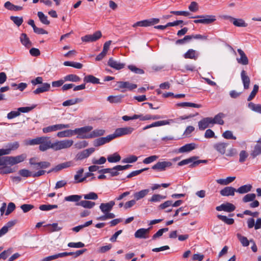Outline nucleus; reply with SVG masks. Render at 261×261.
Listing matches in <instances>:
<instances>
[{"label": "nucleus", "mask_w": 261, "mask_h": 261, "mask_svg": "<svg viewBox=\"0 0 261 261\" xmlns=\"http://www.w3.org/2000/svg\"><path fill=\"white\" fill-rule=\"evenodd\" d=\"M176 106L177 107H184V108L186 107H189L200 108L202 107V106L201 105L196 104V103H192V102H188L178 103L176 104Z\"/></svg>", "instance_id": "35"}, {"label": "nucleus", "mask_w": 261, "mask_h": 261, "mask_svg": "<svg viewBox=\"0 0 261 261\" xmlns=\"http://www.w3.org/2000/svg\"><path fill=\"white\" fill-rule=\"evenodd\" d=\"M73 144L72 140H63L53 143V149L56 151L70 148Z\"/></svg>", "instance_id": "3"}, {"label": "nucleus", "mask_w": 261, "mask_h": 261, "mask_svg": "<svg viewBox=\"0 0 261 261\" xmlns=\"http://www.w3.org/2000/svg\"><path fill=\"white\" fill-rule=\"evenodd\" d=\"M115 217V215L114 214L108 212V213H106L104 215L98 218L97 220L104 221L109 219H113Z\"/></svg>", "instance_id": "58"}, {"label": "nucleus", "mask_w": 261, "mask_h": 261, "mask_svg": "<svg viewBox=\"0 0 261 261\" xmlns=\"http://www.w3.org/2000/svg\"><path fill=\"white\" fill-rule=\"evenodd\" d=\"M108 65L111 67L116 69L120 70L123 68L125 66V64L120 63L119 61L114 60L113 58H110L108 61Z\"/></svg>", "instance_id": "18"}, {"label": "nucleus", "mask_w": 261, "mask_h": 261, "mask_svg": "<svg viewBox=\"0 0 261 261\" xmlns=\"http://www.w3.org/2000/svg\"><path fill=\"white\" fill-rule=\"evenodd\" d=\"M75 205L76 206H81L85 208L90 209L94 207L95 205V203L91 201L81 200V201L76 203Z\"/></svg>", "instance_id": "25"}, {"label": "nucleus", "mask_w": 261, "mask_h": 261, "mask_svg": "<svg viewBox=\"0 0 261 261\" xmlns=\"http://www.w3.org/2000/svg\"><path fill=\"white\" fill-rule=\"evenodd\" d=\"M217 217L224 222H225L226 224L228 225H231L233 224L234 223V220L232 218H228L225 216H223L221 215H218L217 216Z\"/></svg>", "instance_id": "50"}, {"label": "nucleus", "mask_w": 261, "mask_h": 261, "mask_svg": "<svg viewBox=\"0 0 261 261\" xmlns=\"http://www.w3.org/2000/svg\"><path fill=\"white\" fill-rule=\"evenodd\" d=\"M159 158V156L153 155L145 158L143 161V163L145 164H148L152 162L155 161Z\"/></svg>", "instance_id": "61"}, {"label": "nucleus", "mask_w": 261, "mask_h": 261, "mask_svg": "<svg viewBox=\"0 0 261 261\" xmlns=\"http://www.w3.org/2000/svg\"><path fill=\"white\" fill-rule=\"evenodd\" d=\"M122 96H110L108 97V100L111 103H118L121 101Z\"/></svg>", "instance_id": "53"}, {"label": "nucleus", "mask_w": 261, "mask_h": 261, "mask_svg": "<svg viewBox=\"0 0 261 261\" xmlns=\"http://www.w3.org/2000/svg\"><path fill=\"white\" fill-rule=\"evenodd\" d=\"M160 19L159 18H151L150 19L144 20L140 21H138L135 23L133 25V27H149L155 24H157L159 22Z\"/></svg>", "instance_id": "5"}, {"label": "nucleus", "mask_w": 261, "mask_h": 261, "mask_svg": "<svg viewBox=\"0 0 261 261\" xmlns=\"http://www.w3.org/2000/svg\"><path fill=\"white\" fill-rule=\"evenodd\" d=\"M105 133V130L102 129H96L91 132L88 135L82 134L80 136H77L80 139H90L103 136Z\"/></svg>", "instance_id": "6"}, {"label": "nucleus", "mask_w": 261, "mask_h": 261, "mask_svg": "<svg viewBox=\"0 0 261 261\" xmlns=\"http://www.w3.org/2000/svg\"><path fill=\"white\" fill-rule=\"evenodd\" d=\"M107 160L110 163H116L121 160V156L118 153L115 152L112 155L108 156Z\"/></svg>", "instance_id": "38"}, {"label": "nucleus", "mask_w": 261, "mask_h": 261, "mask_svg": "<svg viewBox=\"0 0 261 261\" xmlns=\"http://www.w3.org/2000/svg\"><path fill=\"white\" fill-rule=\"evenodd\" d=\"M10 19L18 27L21 25L23 22V18L18 16H10Z\"/></svg>", "instance_id": "52"}, {"label": "nucleus", "mask_w": 261, "mask_h": 261, "mask_svg": "<svg viewBox=\"0 0 261 261\" xmlns=\"http://www.w3.org/2000/svg\"><path fill=\"white\" fill-rule=\"evenodd\" d=\"M42 82L43 79L41 76H38L36 79L31 81V83L33 85L42 84L41 87H38L36 90L33 91V92L34 94H39L41 93H43L49 91L50 89V84L47 83H43Z\"/></svg>", "instance_id": "2"}, {"label": "nucleus", "mask_w": 261, "mask_h": 261, "mask_svg": "<svg viewBox=\"0 0 261 261\" xmlns=\"http://www.w3.org/2000/svg\"><path fill=\"white\" fill-rule=\"evenodd\" d=\"M170 121H172V120L170 119V120L156 121V122H153L152 123H151L149 125H150V126L151 128L152 127L160 126H162V125L169 124L170 123Z\"/></svg>", "instance_id": "43"}, {"label": "nucleus", "mask_w": 261, "mask_h": 261, "mask_svg": "<svg viewBox=\"0 0 261 261\" xmlns=\"http://www.w3.org/2000/svg\"><path fill=\"white\" fill-rule=\"evenodd\" d=\"M241 76L243 83L244 89H248L249 88L250 80L245 70H242L241 73Z\"/></svg>", "instance_id": "22"}, {"label": "nucleus", "mask_w": 261, "mask_h": 261, "mask_svg": "<svg viewBox=\"0 0 261 261\" xmlns=\"http://www.w3.org/2000/svg\"><path fill=\"white\" fill-rule=\"evenodd\" d=\"M236 189L232 187H226L221 190L220 192V194L223 196H233Z\"/></svg>", "instance_id": "23"}, {"label": "nucleus", "mask_w": 261, "mask_h": 261, "mask_svg": "<svg viewBox=\"0 0 261 261\" xmlns=\"http://www.w3.org/2000/svg\"><path fill=\"white\" fill-rule=\"evenodd\" d=\"M128 68L131 70L132 72L139 74H142L144 73L143 69L139 68L135 66L130 65L128 66Z\"/></svg>", "instance_id": "59"}, {"label": "nucleus", "mask_w": 261, "mask_h": 261, "mask_svg": "<svg viewBox=\"0 0 261 261\" xmlns=\"http://www.w3.org/2000/svg\"><path fill=\"white\" fill-rule=\"evenodd\" d=\"M14 172V170L11 167L5 165L0 167V174H5L13 173Z\"/></svg>", "instance_id": "45"}, {"label": "nucleus", "mask_w": 261, "mask_h": 261, "mask_svg": "<svg viewBox=\"0 0 261 261\" xmlns=\"http://www.w3.org/2000/svg\"><path fill=\"white\" fill-rule=\"evenodd\" d=\"M172 166V163L170 162L163 161L159 162L154 164L152 167V169L157 171H163L166 170V168L170 167Z\"/></svg>", "instance_id": "9"}, {"label": "nucleus", "mask_w": 261, "mask_h": 261, "mask_svg": "<svg viewBox=\"0 0 261 261\" xmlns=\"http://www.w3.org/2000/svg\"><path fill=\"white\" fill-rule=\"evenodd\" d=\"M19 174L22 177H33V172L28 169H21L19 171Z\"/></svg>", "instance_id": "57"}, {"label": "nucleus", "mask_w": 261, "mask_h": 261, "mask_svg": "<svg viewBox=\"0 0 261 261\" xmlns=\"http://www.w3.org/2000/svg\"><path fill=\"white\" fill-rule=\"evenodd\" d=\"M232 22L235 26L238 27H246L247 26V23L242 19L234 18Z\"/></svg>", "instance_id": "44"}, {"label": "nucleus", "mask_w": 261, "mask_h": 261, "mask_svg": "<svg viewBox=\"0 0 261 261\" xmlns=\"http://www.w3.org/2000/svg\"><path fill=\"white\" fill-rule=\"evenodd\" d=\"M93 129L92 126H86L81 128H75L74 130L67 129L57 133V136L59 138L69 137H71L75 134H78L77 136H80L81 135L91 132Z\"/></svg>", "instance_id": "1"}, {"label": "nucleus", "mask_w": 261, "mask_h": 261, "mask_svg": "<svg viewBox=\"0 0 261 261\" xmlns=\"http://www.w3.org/2000/svg\"><path fill=\"white\" fill-rule=\"evenodd\" d=\"M252 186L250 184L241 186L238 189H236L237 192L240 194H245L250 192L252 189Z\"/></svg>", "instance_id": "31"}, {"label": "nucleus", "mask_w": 261, "mask_h": 261, "mask_svg": "<svg viewBox=\"0 0 261 261\" xmlns=\"http://www.w3.org/2000/svg\"><path fill=\"white\" fill-rule=\"evenodd\" d=\"M228 145L227 143L218 142L213 145L214 148L221 154L225 153L226 149Z\"/></svg>", "instance_id": "19"}, {"label": "nucleus", "mask_w": 261, "mask_h": 261, "mask_svg": "<svg viewBox=\"0 0 261 261\" xmlns=\"http://www.w3.org/2000/svg\"><path fill=\"white\" fill-rule=\"evenodd\" d=\"M149 192V189H144L136 192L134 194V198L137 201L145 197L148 194Z\"/></svg>", "instance_id": "29"}, {"label": "nucleus", "mask_w": 261, "mask_h": 261, "mask_svg": "<svg viewBox=\"0 0 261 261\" xmlns=\"http://www.w3.org/2000/svg\"><path fill=\"white\" fill-rule=\"evenodd\" d=\"M38 17L39 18L40 21L44 24L48 25L50 23V21L47 19V16L45 15L42 12H38L37 13Z\"/></svg>", "instance_id": "39"}, {"label": "nucleus", "mask_w": 261, "mask_h": 261, "mask_svg": "<svg viewBox=\"0 0 261 261\" xmlns=\"http://www.w3.org/2000/svg\"><path fill=\"white\" fill-rule=\"evenodd\" d=\"M222 137L226 139L236 140L237 138L233 135L232 132L230 130H226L222 134Z\"/></svg>", "instance_id": "60"}, {"label": "nucleus", "mask_w": 261, "mask_h": 261, "mask_svg": "<svg viewBox=\"0 0 261 261\" xmlns=\"http://www.w3.org/2000/svg\"><path fill=\"white\" fill-rule=\"evenodd\" d=\"M225 117V115L222 113H219L217 115H216L214 118H212V125H214V124H218L220 125H223L224 124V121L223 120V118Z\"/></svg>", "instance_id": "27"}, {"label": "nucleus", "mask_w": 261, "mask_h": 261, "mask_svg": "<svg viewBox=\"0 0 261 261\" xmlns=\"http://www.w3.org/2000/svg\"><path fill=\"white\" fill-rule=\"evenodd\" d=\"M85 199L96 200L98 198L97 194L94 192H90L87 194L84 195Z\"/></svg>", "instance_id": "64"}, {"label": "nucleus", "mask_w": 261, "mask_h": 261, "mask_svg": "<svg viewBox=\"0 0 261 261\" xmlns=\"http://www.w3.org/2000/svg\"><path fill=\"white\" fill-rule=\"evenodd\" d=\"M134 129V128L130 126L118 128L115 130L114 133L112 134V136L114 139L122 136L130 135L133 133Z\"/></svg>", "instance_id": "4"}, {"label": "nucleus", "mask_w": 261, "mask_h": 261, "mask_svg": "<svg viewBox=\"0 0 261 261\" xmlns=\"http://www.w3.org/2000/svg\"><path fill=\"white\" fill-rule=\"evenodd\" d=\"M64 79L65 82L66 81H71L73 82H77L80 81V78L79 76L75 74H68L64 77Z\"/></svg>", "instance_id": "41"}, {"label": "nucleus", "mask_w": 261, "mask_h": 261, "mask_svg": "<svg viewBox=\"0 0 261 261\" xmlns=\"http://www.w3.org/2000/svg\"><path fill=\"white\" fill-rule=\"evenodd\" d=\"M84 172V169L81 168L79 169L77 172L76 174L74 175V178L75 180L76 183L82 182L85 180V178H81L83 173Z\"/></svg>", "instance_id": "32"}, {"label": "nucleus", "mask_w": 261, "mask_h": 261, "mask_svg": "<svg viewBox=\"0 0 261 261\" xmlns=\"http://www.w3.org/2000/svg\"><path fill=\"white\" fill-rule=\"evenodd\" d=\"M258 89H259V87L257 85H254L253 90L252 91L250 95L248 96V97L247 98L248 101H250L254 98V97L255 96L256 93H257V92L258 91Z\"/></svg>", "instance_id": "56"}, {"label": "nucleus", "mask_w": 261, "mask_h": 261, "mask_svg": "<svg viewBox=\"0 0 261 261\" xmlns=\"http://www.w3.org/2000/svg\"><path fill=\"white\" fill-rule=\"evenodd\" d=\"M166 198L165 196H162L160 194H154L149 200V201L151 202H156L160 201L162 199H164Z\"/></svg>", "instance_id": "51"}, {"label": "nucleus", "mask_w": 261, "mask_h": 261, "mask_svg": "<svg viewBox=\"0 0 261 261\" xmlns=\"http://www.w3.org/2000/svg\"><path fill=\"white\" fill-rule=\"evenodd\" d=\"M115 203L114 201H111L108 203H102L99 206V208L101 212L105 214L110 212L113 208Z\"/></svg>", "instance_id": "16"}, {"label": "nucleus", "mask_w": 261, "mask_h": 261, "mask_svg": "<svg viewBox=\"0 0 261 261\" xmlns=\"http://www.w3.org/2000/svg\"><path fill=\"white\" fill-rule=\"evenodd\" d=\"M58 207V205L56 204L51 205V204H42L39 206V209L42 211H50L54 208H57Z\"/></svg>", "instance_id": "49"}, {"label": "nucleus", "mask_w": 261, "mask_h": 261, "mask_svg": "<svg viewBox=\"0 0 261 261\" xmlns=\"http://www.w3.org/2000/svg\"><path fill=\"white\" fill-rule=\"evenodd\" d=\"M119 87L121 89L127 88L129 90H132L137 87L136 84H132L128 82H119Z\"/></svg>", "instance_id": "24"}, {"label": "nucleus", "mask_w": 261, "mask_h": 261, "mask_svg": "<svg viewBox=\"0 0 261 261\" xmlns=\"http://www.w3.org/2000/svg\"><path fill=\"white\" fill-rule=\"evenodd\" d=\"M238 52L240 55V58L237 59L238 63L243 65H248L249 60L244 52L240 48L238 49Z\"/></svg>", "instance_id": "21"}, {"label": "nucleus", "mask_w": 261, "mask_h": 261, "mask_svg": "<svg viewBox=\"0 0 261 261\" xmlns=\"http://www.w3.org/2000/svg\"><path fill=\"white\" fill-rule=\"evenodd\" d=\"M261 153V145H256L254 148V149L252 150L251 153V155L253 158L256 157L257 155L260 154Z\"/></svg>", "instance_id": "63"}, {"label": "nucleus", "mask_w": 261, "mask_h": 261, "mask_svg": "<svg viewBox=\"0 0 261 261\" xmlns=\"http://www.w3.org/2000/svg\"><path fill=\"white\" fill-rule=\"evenodd\" d=\"M20 40L21 43L27 47H30L31 46V42L25 33L21 34Z\"/></svg>", "instance_id": "30"}, {"label": "nucleus", "mask_w": 261, "mask_h": 261, "mask_svg": "<svg viewBox=\"0 0 261 261\" xmlns=\"http://www.w3.org/2000/svg\"><path fill=\"white\" fill-rule=\"evenodd\" d=\"M51 165V164L47 161H42V162H38V164L37 166V167H34L35 169H46L48 167H49Z\"/></svg>", "instance_id": "46"}, {"label": "nucleus", "mask_w": 261, "mask_h": 261, "mask_svg": "<svg viewBox=\"0 0 261 261\" xmlns=\"http://www.w3.org/2000/svg\"><path fill=\"white\" fill-rule=\"evenodd\" d=\"M82 196L78 195H72L65 197V200L67 201L80 202Z\"/></svg>", "instance_id": "42"}, {"label": "nucleus", "mask_w": 261, "mask_h": 261, "mask_svg": "<svg viewBox=\"0 0 261 261\" xmlns=\"http://www.w3.org/2000/svg\"><path fill=\"white\" fill-rule=\"evenodd\" d=\"M256 197V195L254 193H250L246 194L243 198V201L244 202H248L253 201Z\"/></svg>", "instance_id": "54"}, {"label": "nucleus", "mask_w": 261, "mask_h": 261, "mask_svg": "<svg viewBox=\"0 0 261 261\" xmlns=\"http://www.w3.org/2000/svg\"><path fill=\"white\" fill-rule=\"evenodd\" d=\"M237 236L243 246L247 247L249 245L250 241H248L246 237L242 236L240 233H238Z\"/></svg>", "instance_id": "48"}, {"label": "nucleus", "mask_w": 261, "mask_h": 261, "mask_svg": "<svg viewBox=\"0 0 261 261\" xmlns=\"http://www.w3.org/2000/svg\"><path fill=\"white\" fill-rule=\"evenodd\" d=\"M151 227L148 228H140L135 233V237L139 239H146L148 237V234Z\"/></svg>", "instance_id": "15"}, {"label": "nucleus", "mask_w": 261, "mask_h": 261, "mask_svg": "<svg viewBox=\"0 0 261 261\" xmlns=\"http://www.w3.org/2000/svg\"><path fill=\"white\" fill-rule=\"evenodd\" d=\"M191 18H201L202 23L206 24H211L216 20L215 16L212 15H198Z\"/></svg>", "instance_id": "17"}, {"label": "nucleus", "mask_w": 261, "mask_h": 261, "mask_svg": "<svg viewBox=\"0 0 261 261\" xmlns=\"http://www.w3.org/2000/svg\"><path fill=\"white\" fill-rule=\"evenodd\" d=\"M236 177H228L226 179H219L216 180V182L221 185H227L234 181Z\"/></svg>", "instance_id": "33"}, {"label": "nucleus", "mask_w": 261, "mask_h": 261, "mask_svg": "<svg viewBox=\"0 0 261 261\" xmlns=\"http://www.w3.org/2000/svg\"><path fill=\"white\" fill-rule=\"evenodd\" d=\"M83 101L82 99L81 98H75V99H71L67 100L63 102L62 105L64 107L66 106H69L71 105H73L74 104H76L77 103L81 102Z\"/></svg>", "instance_id": "36"}, {"label": "nucleus", "mask_w": 261, "mask_h": 261, "mask_svg": "<svg viewBox=\"0 0 261 261\" xmlns=\"http://www.w3.org/2000/svg\"><path fill=\"white\" fill-rule=\"evenodd\" d=\"M41 142L39 144V149L44 151L49 148L53 149V143L51 142L49 138L48 137H42Z\"/></svg>", "instance_id": "8"}, {"label": "nucleus", "mask_w": 261, "mask_h": 261, "mask_svg": "<svg viewBox=\"0 0 261 261\" xmlns=\"http://www.w3.org/2000/svg\"><path fill=\"white\" fill-rule=\"evenodd\" d=\"M113 139V137H112L111 134L107 136L106 137H101L95 139L93 142V145L95 147H98L109 142Z\"/></svg>", "instance_id": "14"}, {"label": "nucleus", "mask_w": 261, "mask_h": 261, "mask_svg": "<svg viewBox=\"0 0 261 261\" xmlns=\"http://www.w3.org/2000/svg\"><path fill=\"white\" fill-rule=\"evenodd\" d=\"M248 107L252 111L261 114V105L255 104L252 102L248 103Z\"/></svg>", "instance_id": "37"}, {"label": "nucleus", "mask_w": 261, "mask_h": 261, "mask_svg": "<svg viewBox=\"0 0 261 261\" xmlns=\"http://www.w3.org/2000/svg\"><path fill=\"white\" fill-rule=\"evenodd\" d=\"M95 151L94 148H89L85 149L81 152H79L76 155V160H83L84 159L87 158L89 155Z\"/></svg>", "instance_id": "13"}, {"label": "nucleus", "mask_w": 261, "mask_h": 261, "mask_svg": "<svg viewBox=\"0 0 261 261\" xmlns=\"http://www.w3.org/2000/svg\"><path fill=\"white\" fill-rule=\"evenodd\" d=\"M101 36V32L97 31L92 35H87L82 37V40L84 42H94L100 38Z\"/></svg>", "instance_id": "10"}, {"label": "nucleus", "mask_w": 261, "mask_h": 261, "mask_svg": "<svg viewBox=\"0 0 261 261\" xmlns=\"http://www.w3.org/2000/svg\"><path fill=\"white\" fill-rule=\"evenodd\" d=\"M63 64L66 66H71L76 69H81L83 67V65L77 62L65 61L64 62Z\"/></svg>", "instance_id": "47"}, {"label": "nucleus", "mask_w": 261, "mask_h": 261, "mask_svg": "<svg viewBox=\"0 0 261 261\" xmlns=\"http://www.w3.org/2000/svg\"><path fill=\"white\" fill-rule=\"evenodd\" d=\"M198 53L193 49H189L184 55L185 59H190L196 60L198 57Z\"/></svg>", "instance_id": "26"}, {"label": "nucleus", "mask_w": 261, "mask_h": 261, "mask_svg": "<svg viewBox=\"0 0 261 261\" xmlns=\"http://www.w3.org/2000/svg\"><path fill=\"white\" fill-rule=\"evenodd\" d=\"M236 209V206L232 203L227 202L224 203V211L227 212H232Z\"/></svg>", "instance_id": "55"}, {"label": "nucleus", "mask_w": 261, "mask_h": 261, "mask_svg": "<svg viewBox=\"0 0 261 261\" xmlns=\"http://www.w3.org/2000/svg\"><path fill=\"white\" fill-rule=\"evenodd\" d=\"M198 158V156H192V157H191L190 158H188V159H185V160H182L181 161L179 162L178 163V165L181 166L187 165V164H190V163H192V164Z\"/></svg>", "instance_id": "40"}, {"label": "nucleus", "mask_w": 261, "mask_h": 261, "mask_svg": "<svg viewBox=\"0 0 261 261\" xmlns=\"http://www.w3.org/2000/svg\"><path fill=\"white\" fill-rule=\"evenodd\" d=\"M212 118L205 117L198 122V127L200 130H203L208 127H212Z\"/></svg>", "instance_id": "11"}, {"label": "nucleus", "mask_w": 261, "mask_h": 261, "mask_svg": "<svg viewBox=\"0 0 261 261\" xmlns=\"http://www.w3.org/2000/svg\"><path fill=\"white\" fill-rule=\"evenodd\" d=\"M196 148V144L195 143L187 144L184 146L179 148L178 151L179 152H187L191 151Z\"/></svg>", "instance_id": "28"}, {"label": "nucleus", "mask_w": 261, "mask_h": 261, "mask_svg": "<svg viewBox=\"0 0 261 261\" xmlns=\"http://www.w3.org/2000/svg\"><path fill=\"white\" fill-rule=\"evenodd\" d=\"M137 159L138 158L136 156L132 155L123 159L122 162L124 163H132L136 162Z\"/></svg>", "instance_id": "62"}, {"label": "nucleus", "mask_w": 261, "mask_h": 261, "mask_svg": "<svg viewBox=\"0 0 261 261\" xmlns=\"http://www.w3.org/2000/svg\"><path fill=\"white\" fill-rule=\"evenodd\" d=\"M9 154V150L0 149V166H4L10 165L9 156H2L3 155Z\"/></svg>", "instance_id": "12"}, {"label": "nucleus", "mask_w": 261, "mask_h": 261, "mask_svg": "<svg viewBox=\"0 0 261 261\" xmlns=\"http://www.w3.org/2000/svg\"><path fill=\"white\" fill-rule=\"evenodd\" d=\"M25 154H22L16 156H9L10 165H14L23 162L26 158Z\"/></svg>", "instance_id": "20"}, {"label": "nucleus", "mask_w": 261, "mask_h": 261, "mask_svg": "<svg viewBox=\"0 0 261 261\" xmlns=\"http://www.w3.org/2000/svg\"><path fill=\"white\" fill-rule=\"evenodd\" d=\"M73 166V163L72 161H68L62 163L50 169L49 171H47V173H50L53 172H57L63 169L67 168Z\"/></svg>", "instance_id": "7"}, {"label": "nucleus", "mask_w": 261, "mask_h": 261, "mask_svg": "<svg viewBox=\"0 0 261 261\" xmlns=\"http://www.w3.org/2000/svg\"><path fill=\"white\" fill-rule=\"evenodd\" d=\"M84 81L86 83H90L92 84H99V80L92 75H88L85 76Z\"/></svg>", "instance_id": "34"}]
</instances>
